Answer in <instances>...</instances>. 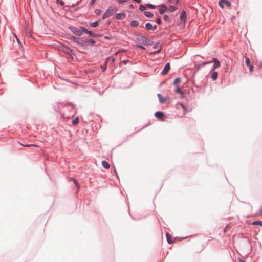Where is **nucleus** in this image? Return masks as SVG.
Returning a JSON list of instances; mask_svg holds the SVG:
<instances>
[{
    "label": "nucleus",
    "mask_w": 262,
    "mask_h": 262,
    "mask_svg": "<svg viewBox=\"0 0 262 262\" xmlns=\"http://www.w3.org/2000/svg\"><path fill=\"white\" fill-rule=\"evenodd\" d=\"M168 1H169V2H170V3H172V0H168Z\"/></svg>",
    "instance_id": "nucleus-45"
},
{
    "label": "nucleus",
    "mask_w": 262,
    "mask_h": 262,
    "mask_svg": "<svg viewBox=\"0 0 262 262\" xmlns=\"http://www.w3.org/2000/svg\"><path fill=\"white\" fill-rule=\"evenodd\" d=\"M147 40V38L145 37H142V40L144 41H145Z\"/></svg>",
    "instance_id": "nucleus-41"
},
{
    "label": "nucleus",
    "mask_w": 262,
    "mask_h": 262,
    "mask_svg": "<svg viewBox=\"0 0 262 262\" xmlns=\"http://www.w3.org/2000/svg\"><path fill=\"white\" fill-rule=\"evenodd\" d=\"M81 30H82V33L83 32H84V33H85L86 34H88V32L89 31L85 28L83 27H81Z\"/></svg>",
    "instance_id": "nucleus-26"
},
{
    "label": "nucleus",
    "mask_w": 262,
    "mask_h": 262,
    "mask_svg": "<svg viewBox=\"0 0 262 262\" xmlns=\"http://www.w3.org/2000/svg\"><path fill=\"white\" fill-rule=\"evenodd\" d=\"M70 30L75 35L80 36L82 34L81 27H75L74 26L69 27Z\"/></svg>",
    "instance_id": "nucleus-1"
},
{
    "label": "nucleus",
    "mask_w": 262,
    "mask_h": 262,
    "mask_svg": "<svg viewBox=\"0 0 262 262\" xmlns=\"http://www.w3.org/2000/svg\"><path fill=\"white\" fill-rule=\"evenodd\" d=\"M157 96L159 98V101L161 103L163 104L165 103L167 101L169 100V97L168 96H166L165 97H163L161 94H158Z\"/></svg>",
    "instance_id": "nucleus-4"
},
{
    "label": "nucleus",
    "mask_w": 262,
    "mask_h": 262,
    "mask_svg": "<svg viewBox=\"0 0 262 262\" xmlns=\"http://www.w3.org/2000/svg\"><path fill=\"white\" fill-rule=\"evenodd\" d=\"M147 6L150 8H155V6L152 4H148V5H147Z\"/></svg>",
    "instance_id": "nucleus-34"
},
{
    "label": "nucleus",
    "mask_w": 262,
    "mask_h": 262,
    "mask_svg": "<svg viewBox=\"0 0 262 262\" xmlns=\"http://www.w3.org/2000/svg\"><path fill=\"white\" fill-rule=\"evenodd\" d=\"M71 180H72V181H73L74 182V183L75 184V185L76 186V187L78 188V189H79V184H78L77 180L74 179H73V178H71Z\"/></svg>",
    "instance_id": "nucleus-22"
},
{
    "label": "nucleus",
    "mask_w": 262,
    "mask_h": 262,
    "mask_svg": "<svg viewBox=\"0 0 262 262\" xmlns=\"http://www.w3.org/2000/svg\"><path fill=\"white\" fill-rule=\"evenodd\" d=\"M91 43H95V41L92 40V41H91Z\"/></svg>",
    "instance_id": "nucleus-44"
},
{
    "label": "nucleus",
    "mask_w": 262,
    "mask_h": 262,
    "mask_svg": "<svg viewBox=\"0 0 262 262\" xmlns=\"http://www.w3.org/2000/svg\"><path fill=\"white\" fill-rule=\"evenodd\" d=\"M81 30H82V33L83 32H84V33H85L86 34H88V32L89 31L85 28L83 27H81Z\"/></svg>",
    "instance_id": "nucleus-25"
},
{
    "label": "nucleus",
    "mask_w": 262,
    "mask_h": 262,
    "mask_svg": "<svg viewBox=\"0 0 262 262\" xmlns=\"http://www.w3.org/2000/svg\"><path fill=\"white\" fill-rule=\"evenodd\" d=\"M164 19L165 21H168L169 19V17L167 15H165L164 16Z\"/></svg>",
    "instance_id": "nucleus-31"
},
{
    "label": "nucleus",
    "mask_w": 262,
    "mask_h": 262,
    "mask_svg": "<svg viewBox=\"0 0 262 262\" xmlns=\"http://www.w3.org/2000/svg\"><path fill=\"white\" fill-rule=\"evenodd\" d=\"M138 47L142 49H145V48L141 45H139Z\"/></svg>",
    "instance_id": "nucleus-39"
},
{
    "label": "nucleus",
    "mask_w": 262,
    "mask_h": 262,
    "mask_svg": "<svg viewBox=\"0 0 262 262\" xmlns=\"http://www.w3.org/2000/svg\"><path fill=\"white\" fill-rule=\"evenodd\" d=\"M130 7H133V5H130Z\"/></svg>",
    "instance_id": "nucleus-48"
},
{
    "label": "nucleus",
    "mask_w": 262,
    "mask_h": 262,
    "mask_svg": "<svg viewBox=\"0 0 262 262\" xmlns=\"http://www.w3.org/2000/svg\"><path fill=\"white\" fill-rule=\"evenodd\" d=\"M158 45H155V46H154V48L155 49H157V48H158Z\"/></svg>",
    "instance_id": "nucleus-42"
},
{
    "label": "nucleus",
    "mask_w": 262,
    "mask_h": 262,
    "mask_svg": "<svg viewBox=\"0 0 262 262\" xmlns=\"http://www.w3.org/2000/svg\"><path fill=\"white\" fill-rule=\"evenodd\" d=\"M113 10L114 9L112 7H109L107 11L104 13L103 18L105 19L112 15L113 13Z\"/></svg>",
    "instance_id": "nucleus-3"
},
{
    "label": "nucleus",
    "mask_w": 262,
    "mask_h": 262,
    "mask_svg": "<svg viewBox=\"0 0 262 262\" xmlns=\"http://www.w3.org/2000/svg\"><path fill=\"white\" fill-rule=\"evenodd\" d=\"M176 92L177 93L180 94L181 95V98L183 97V93L182 91L181 90V89L179 87H178L176 90Z\"/></svg>",
    "instance_id": "nucleus-17"
},
{
    "label": "nucleus",
    "mask_w": 262,
    "mask_h": 262,
    "mask_svg": "<svg viewBox=\"0 0 262 262\" xmlns=\"http://www.w3.org/2000/svg\"><path fill=\"white\" fill-rule=\"evenodd\" d=\"M180 81H181L180 78L178 77V78H176L175 80L173 81V84L176 85L177 84V83H178Z\"/></svg>",
    "instance_id": "nucleus-20"
},
{
    "label": "nucleus",
    "mask_w": 262,
    "mask_h": 262,
    "mask_svg": "<svg viewBox=\"0 0 262 262\" xmlns=\"http://www.w3.org/2000/svg\"><path fill=\"white\" fill-rule=\"evenodd\" d=\"M115 60L114 58H112V61H114Z\"/></svg>",
    "instance_id": "nucleus-47"
},
{
    "label": "nucleus",
    "mask_w": 262,
    "mask_h": 262,
    "mask_svg": "<svg viewBox=\"0 0 262 262\" xmlns=\"http://www.w3.org/2000/svg\"><path fill=\"white\" fill-rule=\"evenodd\" d=\"M98 26V21H95L91 24V26L92 27H96Z\"/></svg>",
    "instance_id": "nucleus-23"
},
{
    "label": "nucleus",
    "mask_w": 262,
    "mask_h": 262,
    "mask_svg": "<svg viewBox=\"0 0 262 262\" xmlns=\"http://www.w3.org/2000/svg\"><path fill=\"white\" fill-rule=\"evenodd\" d=\"M166 10L167 8L164 5L162 6L161 8L159 9V13L161 14H162L166 11Z\"/></svg>",
    "instance_id": "nucleus-10"
},
{
    "label": "nucleus",
    "mask_w": 262,
    "mask_h": 262,
    "mask_svg": "<svg viewBox=\"0 0 262 262\" xmlns=\"http://www.w3.org/2000/svg\"><path fill=\"white\" fill-rule=\"evenodd\" d=\"M79 122V118L77 117L75 118L72 121V124L74 125H77Z\"/></svg>",
    "instance_id": "nucleus-18"
},
{
    "label": "nucleus",
    "mask_w": 262,
    "mask_h": 262,
    "mask_svg": "<svg viewBox=\"0 0 262 262\" xmlns=\"http://www.w3.org/2000/svg\"><path fill=\"white\" fill-rule=\"evenodd\" d=\"M168 9L170 12H172L177 10V7L174 6H170Z\"/></svg>",
    "instance_id": "nucleus-19"
},
{
    "label": "nucleus",
    "mask_w": 262,
    "mask_h": 262,
    "mask_svg": "<svg viewBox=\"0 0 262 262\" xmlns=\"http://www.w3.org/2000/svg\"><path fill=\"white\" fill-rule=\"evenodd\" d=\"M126 17L125 13H118L116 15V18L118 19H123Z\"/></svg>",
    "instance_id": "nucleus-8"
},
{
    "label": "nucleus",
    "mask_w": 262,
    "mask_h": 262,
    "mask_svg": "<svg viewBox=\"0 0 262 262\" xmlns=\"http://www.w3.org/2000/svg\"><path fill=\"white\" fill-rule=\"evenodd\" d=\"M166 238L169 244L172 243V241H171V236L168 233H166Z\"/></svg>",
    "instance_id": "nucleus-12"
},
{
    "label": "nucleus",
    "mask_w": 262,
    "mask_h": 262,
    "mask_svg": "<svg viewBox=\"0 0 262 262\" xmlns=\"http://www.w3.org/2000/svg\"><path fill=\"white\" fill-rule=\"evenodd\" d=\"M245 63L247 66L250 65V59L248 57L246 58Z\"/></svg>",
    "instance_id": "nucleus-24"
},
{
    "label": "nucleus",
    "mask_w": 262,
    "mask_h": 262,
    "mask_svg": "<svg viewBox=\"0 0 262 262\" xmlns=\"http://www.w3.org/2000/svg\"><path fill=\"white\" fill-rule=\"evenodd\" d=\"M88 34H89L90 36H95V35H94L93 33L91 31H90L88 32Z\"/></svg>",
    "instance_id": "nucleus-35"
},
{
    "label": "nucleus",
    "mask_w": 262,
    "mask_h": 262,
    "mask_svg": "<svg viewBox=\"0 0 262 262\" xmlns=\"http://www.w3.org/2000/svg\"><path fill=\"white\" fill-rule=\"evenodd\" d=\"M157 29V26L156 25H152V30H154Z\"/></svg>",
    "instance_id": "nucleus-36"
},
{
    "label": "nucleus",
    "mask_w": 262,
    "mask_h": 262,
    "mask_svg": "<svg viewBox=\"0 0 262 262\" xmlns=\"http://www.w3.org/2000/svg\"><path fill=\"white\" fill-rule=\"evenodd\" d=\"M249 67V71L250 72H252L253 70V66H251V65H249L248 66Z\"/></svg>",
    "instance_id": "nucleus-30"
},
{
    "label": "nucleus",
    "mask_w": 262,
    "mask_h": 262,
    "mask_svg": "<svg viewBox=\"0 0 262 262\" xmlns=\"http://www.w3.org/2000/svg\"><path fill=\"white\" fill-rule=\"evenodd\" d=\"M219 4L222 8H224L225 6L228 7H230L231 6L230 2L228 0H220Z\"/></svg>",
    "instance_id": "nucleus-2"
},
{
    "label": "nucleus",
    "mask_w": 262,
    "mask_h": 262,
    "mask_svg": "<svg viewBox=\"0 0 262 262\" xmlns=\"http://www.w3.org/2000/svg\"><path fill=\"white\" fill-rule=\"evenodd\" d=\"M161 50V48H160L159 49H158L157 51H155L154 52V53H159Z\"/></svg>",
    "instance_id": "nucleus-38"
},
{
    "label": "nucleus",
    "mask_w": 262,
    "mask_h": 262,
    "mask_svg": "<svg viewBox=\"0 0 262 262\" xmlns=\"http://www.w3.org/2000/svg\"><path fill=\"white\" fill-rule=\"evenodd\" d=\"M261 215H262V209H261Z\"/></svg>",
    "instance_id": "nucleus-49"
},
{
    "label": "nucleus",
    "mask_w": 262,
    "mask_h": 262,
    "mask_svg": "<svg viewBox=\"0 0 262 262\" xmlns=\"http://www.w3.org/2000/svg\"><path fill=\"white\" fill-rule=\"evenodd\" d=\"M170 67L169 63H166V65L165 66L164 69L162 72V74L163 75H166L168 72L169 70H170Z\"/></svg>",
    "instance_id": "nucleus-5"
},
{
    "label": "nucleus",
    "mask_w": 262,
    "mask_h": 262,
    "mask_svg": "<svg viewBox=\"0 0 262 262\" xmlns=\"http://www.w3.org/2000/svg\"><path fill=\"white\" fill-rule=\"evenodd\" d=\"M155 116L158 118V119H163V118L164 117V113L162 112H157L155 114Z\"/></svg>",
    "instance_id": "nucleus-7"
},
{
    "label": "nucleus",
    "mask_w": 262,
    "mask_h": 262,
    "mask_svg": "<svg viewBox=\"0 0 262 262\" xmlns=\"http://www.w3.org/2000/svg\"><path fill=\"white\" fill-rule=\"evenodd\" d=\"M139 9L141 11H144L146 9V7L144 6L141 5H140Z\"/></svg>",
    "instance_id": "nucleus-27"
},
{
    "label": "nucleus",
    "mask_w": 262,
    "mask_h": 262,
    "mask_svg": "<svg viewBox=\"0 0 262 262\" xmlns=\"http://www.w3.org/2000/svg\"><path fill=\"white\" fill-rule=\"evenodd\" d=\"M239 261H241V262H244V261L243 260H239Z\"/></svg>",
    "instance_id": "nucleus-46"
},
{
    "label": "nucleus",
    "mask_w": 262,
    "mask_h": 262,
    "mask_svg": "<svg viewBox=\"0 0 262 262\" xmlns=\"http://www.w3.org/2000/svg\"><path fill=\"white\" fill-rule=\"evenodd\" d=\"M152 25L149 23H146L145 24V28L147 30H152Z\"/></svg>",
    "instance_id": "nucleus-15"
},
{
    "label": "nucleus",
    "mask_w": 262,
    "mask_h": 262,
    "mask_svg": "<svg viewBox=\"0 0 262 262\" xmlns=\"http://www.w3.org/2000/svg\"><path fill=\"white\" fill-rule=\"evenodd\" d=\"M102 164L103 165V166L105 168V169H109L110 167V164L109 163L106 162V161H103L102 162Z\"/></svg>",
    "instance_id": "nucleus-9"
},
{
    "label": "nucleus",
    "mask_w": 262,
    "mask_h": 262,
    "mask_svg": "<svg viewBox=\"0 0 262 262\" xmlns=\"http://www.w3.org/2000/svg\"><path fill=\"white\" fill-rule=\"evenodd\" d=\"M156 22H157L158 24H161V18H158V19H157V20H156Z\"/></svg>",
    "instance_id": "nucleus-32"
},
{
    "label": "nucleus",
    "mask_w": 262,
    "mask_h": 262,
    "mask_svg": "<svg viewBox=\"0 0 262 262\" xmlns=\"http://www.w3.org/2000/svg\"><path fill=\"white\" fill-rule=\"evenodd\" d=\"M218 73L217 72H213L211 74V78L213 80H215L217 78Z\"/></svg>",
    "instance_id": "nucleus-11"
},
{
    "label": "nucleus",
    "mask_w": 262,
    "mask_h": 262,
    "mask_svg": "<svg viewBox=\"0 0 262 262\" xmlns=\"http://www.w3.org/2000/svg\"><path fill=\"white\" fill-rule=\"evenodd\" d=\"M253 225H258L259 226H262V221H256L253 223Z\"/></svg>",
    "instance_id": "nucleus-21"
},
{
    "label": "nucleus",
    "mask_w": 262,
    "mask_h": 262,
    "mask_svg": "<svg viewBox=\"0 0 262 262\" xmlns=\"http://www.w3.org/2000/svg\"><path fill=\"white\" fill-rule=\"evenodd\" d=\"M186 17V13L185 11H182L180 15V18L182 20H185Z\"/></svg>",
    "instance_id": "nucleus-14"
},
{
    "label": "nucleus",
    "mask_w": 262,
    "mask_h": 262,
    "mask_svg": "<svg viewBox=\"0 0 262 262\" xmlns=\"http://www.w3.org/2000/svg\"><path fill=\"white\" fill-rule=\"evenodd\" d=\"M130 24L132 27H135L139 25V22L136 20H133L130 22Z\"/></svg>",
    "instance_id": "nucleus-16"
},
{
    "label": "nucleus",
    "mask_w": 262,
    "mask_h": 262,
    "mask_svg": "<svg viewBox=\"0 0 262 262\" xmlns=\"http://www.w3.org/2000/svg\"><path fill=\"white\" fill-rule=\"evenodd\" d=\"M212 62L211 61H209V62H204L203 63V65H206V64H209V63H211Z\"/></svg>",
    "instance_id": "nucleus-37"
},
{
    "label": "nucleus",
    "mask_w": 262,
    "mask_h": 262,
    "mask_svg": "<svg viewBox=\"0 0 262 262\" xmlns=\"http://www.w3.org/2000/svg\"><path fill=\"white\" fill-rule=\"evenodd\" d=\"M21 145L24 147L36 146V145H34V144H26V145L21 144Z\"/></svg>",
    "instance_id": "nucleus-28"
},
{
    "label": "nucleus",
    "mask_w": 262,
    "mask_h": 262,
    "mask_svg": "<svg viewBox=\"0 0 262 262\" xmlns=\"http://www.w3.org/2000/svg\"><path fill=\"white\" fill-rule=\"evenodd\" d=\"M134 1L138 3H140L141 2V0H134Z\"/></svg>",
    "instance_id": "nucleus-40"
},
{
    "label": "nucleus",
    "mask_w": 262,
    "mask_h": 262,
    "mask_svg": "<svg viewBox=\"0 0 262 262\" xmlns=\"http://www.w3.org/2000/svg\"><path fill=\"white\" fill-rule=\"evenodd\" d=\"M102 69H103V71H104L105 69H106V66L105 67H102Z\"/></svg>",
    "instance_id": "nucleus-43"
},
{
    "label": "nucleus",
    "mask_w": 262,
    "mask_h": 262,
    "mask_svg": "<svg viewBox=\"0 0 262 262\" xmlns=\"http://www.w3.org/2000/svg\"><path fill=\"white\" fill-rule=\"evenodd\" d=\"M212 62L214 63V65L213 67V70H215L216 68H219L221 66L220 62L217 60V58H213Z\"/></svg>",
    "instance_id": "nucleus-6"
},
{
    "label": "nucleus",
    "mask_w": 262,
    "mask_h": 262,
    "mask_svg": "<svg viewBox=\"0 0 262 262\" xmlns=\"http://www.w3.org/2000/svg\"><path fill=\"white\" fill-rule=\"evenodd\" d=\"M144 15L147 17L149 18H151L153 17L154 15L152 13L148 12V11H145L144 12Z\"/></svg>",
    "instance_id": "nucleus-13"
},
{
    "label": "nucleus",
    "mask_w": 262,
    "mask_h": 262,
    "mask_svg": "<svg viewBox=\"0 0 262 262\" xmlns=\"http://www.w3.org/2000/svg\"><path fill=\"white\" fill-rule=\"evenodd\" d=\"M180 105L185 110V111L184 112V113L185 114L186 112V108L185 107V106L182 104L181 103V104H180Z\"/></svg>",
    "instance_id": "nucleus-33"
},
{
    "label": "nucleus",
    "mask_w": 262,
    "mask_h": 262,
    "mask_svg": "<svg viewBox=\"0 0 262 262\" xmlns=\"http://www.w3.org/2000/svg\"><path fill=\"white\" fill-rule=\"evenodd\" d=\"M128 0H117L118 2L120 4L127 2Z\"/></svg>",
    "instance_id": "nucleus-29"
}]
</instances>
